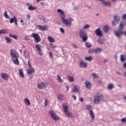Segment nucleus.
Returning <instances> with one entry per match:
<instances>
[{"instance_id":"1","label":"nucleus","mask_w":126,"mask_h":126,"mask_svg":"<svg viewBox=\"0 0 126 126\" xmlns=\"http://www.w3.org/2000/svg\"><path fill=\"white\" fill-rule=\"evenodd\" d=\"M57 12H58V13H60V14L61 19L63 23L64 24V25H65L66 26H71V24H72L71 22L73 21V19H72L71 18H70L69 20L65 19V14L63 12V11L62 10V9H58L57 10Z\"/></svg>"},{"instance_id":"2","label":"nucleus","mask_w":126,"mask_h":126,"mask_svg":"<svg viewBox=\"0 0 126 126\" xmlns=\"http://www.w3.org/2000/svg\"><path fill=\"white\" fill-rule=\"evenodd\" d=\"M126 25V22L123 21L121 22L118 31H116L115 32V35L118 37V38H121L123 34H125V36H126V32H123V29L125 28V26Z\"/></svg>"},{"instance_id":"3","label":"nucleus","mask_w":126,"mask_h":126,"mask_svg":"<svg viewBox=\"0 0 126 126\" xmlns=\"http://www.w3.org/2000/svg\"><path fill=\"white\" fill-rule=\"evenodd\" d=\"M10 55L11 56L12 61L15 64H19V61H18V58H19V55L18 52L15 49H12L10 50Z\"/></svg>"},{"instance_id":"4","label":"nucleus","mask_w":126,"mask_h":126,"mask_svg":"<svg viewBox=\"0 0 126 126\" xmlns=\"http://www.w3.org/2000/svg\"><path fill=\"white\" fill-rule=\"evenodd\" d=\"M86 109H87V110H90L89 114L91 118V123H93V122H94V120H95V115H94L93 111L91 110L92 109V106L90 105H87L86 106Z\"/></svg>"},{"instance_id":"5","label":"nucleus","mask_w":126,"mask_h":126,"mask_svg":"<svg viewBox=\"0 0 126 126\" xmlns=\"http://www.w3.org/2000/svg\"><path fill=\"white\" fill-rule=\"evenodd\" d=\"M49 113L54 121H59V120H61V118L57 115V113L53 110L49 111Z\"/></svg>"},{"instance_id":"6","label":"nucleus","mask_w":126,"mask_h":126,"mask_svg":"<svg viewBox=\"0 0 126 126\" xmlns=\"http://www.w3.org/2000/svg\"><path fill=\"white\" fill-rule=\"evenodd\" d=\"M31 37L34 38L35 43H39V42H41V37L38 33H32L31 34Z\"/></svg>"},{"instance_id":"7","label":"nucleus","mask_w":126,"mask_h":126,"mask_svg":"<svg viewBox=\"0 0 126 126\" xmlns=\"http://www.w3.org/2000/svg\"><path fill=\"white\" fill-rule=\"evenodd\" d=\"M101 100H104V97L103 96V95H100L99 96L95 95L94 97V101L95 104H99Z\"/></svg>"},{"instance_id":"8","label":"nucleus","mask_w":126,"mask_h":126,"mask_svg":"<svg viewBox=\"0 0 126 126\" xmlns=\"http://www.w3.org/2000/svg\"><path fill=\"white\" fill-rule=\"evenodd\" d=\"M28 65L30 68L27 70L28 74H32V73H34V72H35V70L34 69V68L32 67V65L31 64L30 61L29 60L28 62Z\"/></svg>"},{"instance_id":"9","label":"nucleus","mask_w":126,"mask_h":126,"mask_svg":"<svg viewBox=\"0 0 126 126\" xmlns=\"http://www.w3.org/2000/svg\"><path fill=\"white\" fill-rule=\"evenodd\" d=\"M48 87V84L45 83L44 82L39 83L37 84L38 89H44L45 87Z\"/></svg>"},{"instance_id":"10","label":"nucleus","mask_w":126,"mask_h":126,"mask_svg":"<svg viewBox=\"0 0 126 126\" xmlns=\"http://www.w3.org/2000/svg\"><path fill=\"white\" fill-rule=\"evenodd\" d=\"M37 28L39 30H40L41 31H47V30H48V28H47V26H37Z\"/></svg>"},{"instance_id":"11","label":"nucleus","mask_w":126,"mask_h":126,"mask_svg":"<svg viewBox=\"0 0 126 126\" xmlns=\"http://www.w3.org/2000/svg\"><path fill=\"white\" fill-rule=\"evenodd\" d=\"M24 57L26 59H30V52L28 50L24 51Z\"/></svg>"},{"instance_id":"12","label":"nucleus","mask_w":126,"mask_h":126,"mask_svg":"<svg viewBox=\"0 0 126 126\" xmlns=\"http://www.w3.org/2000/svg\"><path fill=\"white\" fill-rule=\"evenodd\" d=\"M80 36L81 38L85 37V36H87V33H86V32L84 31V30L81 29L80 31Z\"/></svg>"},{"instance_id":"13","label":"nucleus","mask_w":126,"mask_h":126,"mask_svg":"<svg viewBox=\"0 0 126 126\" xmlns=\"http://www.w3.org/2000/svg\"><path fill=\"white\" fill-rule=\"evenodd\" d=\"M114 20L115 21H112L113 25H116L117 23L120 21V17H118V16H115L114 17Z\"/></svg>"},{"instance_id":"14","label":"nucleus","mask_w":126,"mask_h":126,"mask_svg":"<svg viewBox=\"0 0 126 126\" xmlns=\"http://www.w3.org/2000/svg\"><path fill=\"white\" fill-rule=\"evenodd\" d=\"M1 77L3 79V80H7V78H8V74L4 73H1Z\"/></svg>"},{"instance_id":"15","label":"nucleus","mask_w":126,"mask_h":126,"mask_svg":"<svg viewBox=\"0 0 126 126\" xmlns=\"http://www.w3.org/2000/svg\"><path fill=\"white\" fill-rule=\"evenodd\" d=\"M87 63L85 62L84 61H81L80 63V67H84V68L87 67Z\"/></svg>"},{"instance_id":"16","label":"nucleus","mask_w":126,"mask_h":126,"mask_svg":"<svg viewBox=\"0 0 126 126\" xmlns=\"http://www.w3.org/2000/svg\"><path fill=\"white\" fill-rule=\"evenodd\" d=\"M95 33L96 34L97 36H99V37H102V36H103L102 32H101V29L100 28L96 29L95 31Z\"/></svg>"},{"instance_id":"17","label":"nucleus","mask_w":126,"mask_h":126,"mask_svg":"<svg viewBox=\"0 0 126 126\" xmlns=\"http://www.w3.org/2000/svg\"><path fill=\"white\" fill-rule=\"evenodd\" d=\"M27 5H30L28 7V9H29V10H31V11H32L33 10H36L37 9L36 7H33V6H32V5H31V4H30L29 3L27 4Z\"/></svg>"},{"instance_id":"18","label":"nucleus","mask_w":126,"mask_h":126,"mask_svg":"<svg viewBox=\"0 0 126 126\" xmlns=\"http://www.w3.org/2000/svg\"><path fill=\"white\" fill-rule=\"evenodd\" d=\"M58 99L59 101H63V99H64V95L62 94H58Z\"/></svg>"},{"instance_id":"19","label":"nucleus","mask_w":126,"mask_h":126,"mask_svg":"<svg viewBox=\"0 0 126 126\" xmlns=\"http://www.w3.org/2000/svg\"><path fill=\"white\" fill-rule=\"evenodd\" d=\"M38 18L41 20H43L44 22H46L47 18L42 15H39L38 16Z\"/></svg>"},{"instance_id":"20","label":"nucleus","mask_w":126,"mask_h":126,"mask_svg":"<svg viewBox=\"0 0 126 126\" xmlns=\"http://www.w3.org/2000/svg\"><path fill=\"white\" fill-rule=\"evenodd\" d=\"M57 80L59 83H63V81L62 79V77H61V76L59 75L57 76Z\"/></svg>"},{"instance_id":"21","label":"nucleus","mask_w":126,"mask_h":126,"mask_svg":"<svg viewBox=\"0 0 126 126\" xmlns=\"http://www.w3.org/2000/svg\"><path fill=\"white\" fill-rule=\"evenodd\" d=\"M85 85L87 88H88L89 89H90V88H91V83H90V82L87 81L85 82Z\"/></svg>"},{"instance_id":"22","label":"nucleus","mask_w":126,"mask_h":126,"mask_svg":"<svg viewBox=\"0 0 126 126\" xmlns=\"http://www.w3.org/2000/svg\"><path fill=\"white\" fill-rule=\"evenodd\" d=\"M5 41L7 44H10V43H11V38L8 37H5Z\"/></svg>"},{"instance_id":"23","label":"nucleus","mask_w":126,"mask_h":126,"mask_svg":"<svg viewBox=\"0 0 126 126\" xmlns=\"http://www.w3.org/2000/svg\"><path fill=\"white\" fill-rule=\"evenodd\" d=\"M79 91V88L77 86H74V89H73V92L76 93V92H78Z\"/></svg>"},{"instance_id":"24","label":"nucleus","mask_w":126,"mask_h":126,"mask_svg":"<svg viewBox=\"0 0 126 126\" xmlns=\"http://www.w3.org/2000/svg\"><path fill=\"white\" fill-rule=\"evenodd\" d=\"M102 51V49L101 48H97L94 49V53L97 54V53H100Z\"/></svg>"},{"instance_id":"25","label":"nucleus","mask_w":126,"mask_h":126,"mask_svg":"<svg viewBox=\"0 0 126 126\" xmlns=\"http://www.w3.org/2000/svg\"><path fill=\"white\" fill-rule=\"evenodd\" d=\"M7 33H8V31L6 29H3L0 31V34H5Z\"/></svg>"},{"instance_id":"26","label":"nucleus","mask_w":126,"mask_h":126,"mask_svg":"<svg viewBox=\"0 0 126 126\" xmlns=\"http://www.w3.org/2000/svg\"><path fill=\"white\" fill-rule=\"evenodd\" d=\"M66 116L69 118H72V114L69 111H66L65 112Z\"/></svg>"},{"instance_id":"27","label":"nucleus","mask_w":126,"mask_h":126,"mask_svg":"<svg viewBox=\"0 0 126 126\" xmlns=\"http://www.w3.org/2000/svg\"><path fill=\"white\" fill-rule=\"evenodd\" d=\"M110 30V27L108 26H106L104 27V31L105 33H108L109 32V30Z\"/></svg>"},{"instance_id":"28","label":"nucleus","mask_w":126,"mask_h":126,"mask_svg":"<svg viewBox=\"0 0 126 126\" xmlns=\"http://www.w3.org/2000/svg\"><path fill=\"white\" fill-rule=\"evenodd\" d=\"M48 40L49 41V42H51V43H53L55 42V39H54V38H53L52 36H48Z\"/></svg>"},{"instance_id":"29","label":"nucleus","mask_w":126,"mask_h":126,"mask_svg":"<svg viewBox=\"0 0 126 126\" xmlns=\"http://www.w3.org/2000/svg\"><path fill=\"white\" fill-rule=\"evenodd\" d=\"M25 103L26 104V105H31V102L29 100V99L27 98L25 99Z\"/></svg>"},{"instance_id":"30","label":"nucleus","mask_w":126,"mask_h":126,"mask_svg":"<svg viewBox=\"0 0 126 126\" xmlns=\"http://www.w3.org/2000/svg\"><path fill=\"white\" fill-rule=\"evenodd\" d=\"M85 60L86 61H88V62H92V60H93V58L92 56H90L89 57H85Z\"/></svg>"},{"instance_id":"31","label":"nucleus","mask_w":126,"mask_h":126,"mask_svg":"<svg viewBox=\"0 0 126 126\" xmlns=\"http://www.w3.org/2000/svg\"><path fill=\"white\" fill-rule=\"evenodd\" d=\"M121 62H125L126 60V55H121Z\"/></svg>"},{"instance_id":"32","label":"nucleus","mask_w":126,"mask_h":126,"mask_svg":"<svg viewBox=\"0 0 126 126\" xmlns=\"http://www.w3.org/2000/svg\"><path fill=\"white\" fill-rule=\"evenodd\" d=\"M41 46H40L39 44H37L35 46V48H36V50H37L38 52H41L42 50L41 49Z\"/></svg>"},{"instance_id":"33","label":"nucleus","mask_w":126,"mask_h":126,"mask_svg":"<svg viewBox=\"0 0 126 126\" xmlns=\"http://www.w3.org/2000/svg\"><path fill=\"white\" fill-rule=\"evenodd\" d=\"M63 109L64 113H65V112H67L68 111V107H67L66 105H64V104H63Z\"/></svg>"},{"instance_id":"34","label":"nucleus","mask_w":126,"mask_h":126,"mask_svg":"<svg viewBox=\"0 0 126 126\" xmlns=\"http://www.w3.org/2000/svg\"><path fill=\"white\" fill-rule=\"evenodd\" d=\"M19 72L21 77H24V74H23V70L22 69H20L19 71Z\"/></svg>"},{"instance_id":"35","label":"nucleus","mask_w":126,"mask_h":126,"mask_svg":"<svg viewBox=\"0 0 126 126\" xmlns=\"http://www.w3.org/2000/svg\"><path fill=\"white\" fill-rule=\"evenodd\" d=\"M85 46L87 48H91V47H92V44H91L90 42H86L85 43Z\"/></svg>"},{"instance_id":"36","label":"nucleus","mask_w":126,"mask_h":126,"mask_svg":"<svg viewBox=\"0 0 126 126\" xmlns=\"http://www.w3.org/2000/svg\"><path fill=\"white\" fill-rule=\"evenodd\" d=\"M68 78L70 82H73L74 81V78L72 76H68Z\"/></svg>"},{"instance_id":"37","label":"nucleus","mask_w":126,"mask_h":126,"mask_svg":"<svg viewBox=\"0 0 126 126\" xmlns=\"http://www.w3.org/2000/svg\"><path fill=\"white\" fill-rule=\"evenodd\" d=\"M9 37H10V38H13L15 40H17V39H18V37H17V35H13L11 34H10L9 35Z\"/></svg>"},{"instance_id":"38","label":"nucleus","mask_w":126,"mask_h":126,"mask_svg":"<svg viewBox=\"0 0 126 126\" xmlns=\"http://www.w3.org/2000/svg\"><path fill=\"white\" fill-rule=\"evenodd\" d=\"M81 39H82V40L84 42H86V41H87V40H88V36H87V35L83 36V37H81Z\"/></svg>"},{"instance_id":"39","label":"nucleus","mask_w":126,"mask_h":126,"mask_svg":"<svg viewBox=\"0 0 126 126\" xmlns=\"http://www.w3.org/2000/svg\"><path fill=\"white\" fill-rule=\"evenodd\" d=\"M104 5H106V6H111V2H105L104 3Z\"/></svg>"},{"instance_id":"40","label":"nucleus","mask_w":126,"mask_h":126,"mask_svg":"<svg viewBox=\"0 0 126 126\" xmlns=\"http://www.w3.org/2000/svg\"><path fill=\"white\" fill-rule=\"evenodd\" d=\"M108 89H110V90H112L113 88H114V86H113V84H109L108 86Z\"/></svg>"},{"instance_id":"41","label":"nucleus","mask_w":126,"mask_h":126,"mask_svg":"<svg viewBox=\"0 0 126 126\" xmlns=\"http://www.w3.org/2000/svg\"><path fill=\"white\" fill-rule=\"evenodd\" d=\"M92 75L94 78H99V76L95 73H93Z\"/></svg>"},{"instance_id":"42","label":"nucleus","mask_w":126,"mask_h":126,"mask_svg":"<svg viewBox=\"0 0 126 126\" xmlns=\"http://www.w3.org/2000/svg\"><path fill=\"white\" fill-rule=\"evenodd\" d=\"M4 16L5 18H8V15H7V11H5L4 12Z\"/></svg>"},{"instance_id":"43","label":"nucleus","mask_w":126,"mask_h":126,"mask_svg":"<svg viewBox=\"0 0 126 126\" xmlns=\"http://www.w3.org/2000/svg\"><path fill=\"white\" fill-rule=\"evenodd\" d=\"M89 28H90V26L89 25H86L83 27V29H89Z\"/></svg>"},{"instance_id":"44","label":"nucleus","mask_w":126,"mask_h":126,"mask_svg":"<svg viewBox=\"0 0 126 126\" xmlns=\"http://www.w3.org/2000/svg\"><path fill=\"white\" fill-rule=\"evenodd\" d=\"M13 18L15 20V21H14L15 25L16 26H17V18H16V17H15V16H14Z\"/></svg>"},{"instance_id":"45","label":"nucleus","mask_w":126,"mask_h":126,"mask_svg":"<svg viewBox=\"0 0 126 126\" xmlns=\"http://www.w3.org/2000/svg\"><path fill=\"white\" fill-rule=\"evenodd\" d=\"M50 46L51 48H52L53 49H55V48L57 47V46H56V45H55V44L53 43H51Z\"/></svg>"},{"instance_id":"46","label":"nucleus","mask_w":126,"mask_h":126,"mask_svg":"<svg viewBox=\"0 0 126 126\" xmlns=\"http://www.w3.org/2000/svg\"><path fill=\"white\" fill-rule=\"evenodd\" d=\"M60 31L63 33V34H64V33H65L64 30L63 28H60Z\"/></svg>"},{"instance_id":"47","label":"nucleus","mask_w":126,"mask_h":126,"mask_svg":"<svg viewBox=\"0 0 126 126\" xmlns=\"http://www.w3.org/2000/svg\"><path fill=\"white\" fill-rule=\"evenodd\" d=\"M8 110L9 113H13V109L11 107H9Z\"/></svg>"},{"instance_id":"48","label":"nucleus","mask_w":126,"mask_h":126,"mask_svg":"<svg viewBox=\"0 0 126 126\" xmlns=\"http://www.w3.org/2000/svg\"><path fill=\"white\" fill-rule=\"evenodd\" d=\"M15 21L14 18H11L10 20V23L12 24V23H13Z\"/></svg>"},{"instance_id":"49","label":"nucleus","mask_w":126,"mask_h":126,"mask_svg":"<svg viewBox=\"0 0 126 126\" xmlns=\"http://www.w3.org/2000/svg\"><path fill=\"white\" fill-rule=\"evenodd\" d=\"M48 104H49V103H48V100H45V101L44 102V106L47 107V106H48Z\"/></svg>"},{"instance_id":"50","label":"nucleus","mask_w":126,"mask_h":126,"mask_svg":"<svg viewBox=\"0 0 126 126\" xmlns=\"http://www.w3.org/2000/svg\"><path fill=\"white\" fill-rule=\"evenodd\" d=\"M103 42L104 41H103V39H98V42L99 43V44H103Z\"/></svg>"},{"instance_id":"51","label":"nucleus","mask_w":126,"mask_h":126,"mask_svg":"<svg viewBox=\"0 0 126 126\" xmlns=\"http://www.w3.org/2000/svg\"><path fill=\"white\" fill-rule=\"evenodd\" d=\"M49 56L50 57V58L51 59H53V53L51 52H49Z\"/></svg>"},{"instance_id":"52","label":"nucleus","mask_w":126,"mask_h":126,"mask_svg":"<svg viewBox=\"0 0 126 126\" xmlns=\"http://www.w3.org/2000/svg\"><path fill=\"white\" fill-rule=\"evenodd\" d=\"M89 53H90V54L92 53H94V49H89Z\"/></svg>"},{"instance_id":"53","label":"nucleus","mask_w":126,"mask_h":126,"mask_svg":"<svg viewBox=\"0 0 126 126\" xmlns=\"http://www.w3.org/2000/svg\"><path fill=\"white\" fill-rule=\"evenodd\" d=\"M72 46L74 48V49H78V46H77L76 44H73Z\"/></svg>"},{"instance_id":"54","label":"nucleus","mask_w":126,"mask_h":126,"mask_svg":"<svg viewBox=\"0 0 126 126\" xmlns=\"http://www.w3.org/2000/svg\"><path fill=\"white\" fill-rule=\"evenodd\" d=\"M122 123H126V118H123L121 120Z\"/></svg>"},{"instance_id":"55","label":"nucleus","mask_w":126,"mask_h":126,"mask_svg":"<svg viewBox=\"0 0 126 126\" xmlns=\"http://www.w3.org/2000/svg\"><path fill=\"white\" fill-rule=\"evenodd\" d=\"M72 97L74 98V99L75 100V101H76V96L75 95H72Z\"/></svg>"},{"instance_id":"56","label":"nucleus","mask_w":126,"mask_h":126,"mask_svg":"<svg viewBox=\"0 0 126 126\" xmlns=\"http://www.w3.org/2000/svg\"><path fill=\"white\" fill-rule=\"evenodd\" d=\"M25 40H26L27 41H28V40H29V36H26L25 37Z\"/></svg>"},{"instance_id":"57","label":"nucleus","mask_w":126,"mask_h":126,"mask_svg":"<svg viewBox=\"0 0 126 126\" xmlns=\"http://www.w3.org/2000/svg\"><path fill=\"white\" fill-rule=\"evenodd\" d=\"M30 18H31L30 15L28 14V15H27V18L28 19H30Z\"/></svg>"},{"instance_id":"58","label":"nucleus","mask_w":126,"mask_h":126,"mask_svg":"<svg viewBox=\"0 0 126 126\" xmlns=\"http://www.w3.org/2000/svg\"><path fill=\"white\" fill-rule=\"evenodd\" d=\"M123 19H126V14L123 15Z\"/></svg>"},{"instance_id":"59","label":"nucleus","mask_w":126,"mask_h":126,"mask_svg":"<svg viewBox=\"0 0 126 126\" xmlns=\"http://www.w3.org/2000/svg\"><path fill=\"white\" fill-rule=\"evenodd\" d=\"M38 54L39 56H42V55H43V53L41 51H38Z\"/></svg>"},{"instance_id":"60","label":"nucleus","mask_w":126,"mask_h":126,"mask_svg":"<svg viewBox=\"0 0 126 126\" xmlns=\"http://www.w3.org/2000/svg\"><path fill=\"white\" fill-rule=\"evenodd\" d=\"M20 22H21V23H24V21L23 20H20Z\"/></svg>"},{"instance_id":"61","label":"nucleus","mask_w":126,"mask_h":126,"mask_svg":"<svg viewBox=\"0 0 126 126\" xmlns=\"http://www.w3.org/2000/svg\"><path fill=\"white\" fill-rule=\"evenodd\" d=\"M81 102H83V99L82 98H80Z\"/></svg>"},{"instance_id":"62","label":"nucleus","mask_w":126,"mask_h":126,"mask_svg":"<svg viewBox=\"0 0 126 126\" xmlns=\"http://www.w3.org/2000/svg\"><path fill=\"white\" fill-rule=\"evenodd\" d=\"M40 0H36V2H40Z\"/></svg>"},{"instance_id":"63","label":"nucleus","mask_w":126,"mask_h":126,"mask_svg":"<svg viewBox=\"0 0 126 126\" xmlns=\"http://www.w3.org/2000/svg\"><path fill=\"white\" fill-rule=\"evenodd\" d=\"M124 67L126 68V63H124Z\"/></svg>"},{"instance_id":"64","label":"nucleus","mask_w":126,"mask_h":126,"mask_svg":"<svg viewBox=\"0 0 126 126\" xmlns=\"http://www.w3.org/2000/svg\"><path fill=\"white\" fill-rule=\"evenodd\" d=\"M19 51H20V53H22V49H20Z\"/></svg>"}]
</instances>
